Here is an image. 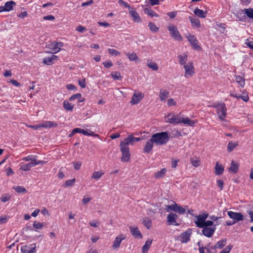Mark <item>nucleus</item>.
<instances>
[{"instance_id": "obj_50", "label": "nucleus", "mask_w": 253, "mask_h": 253, "mask_svg": "<svg viewBox=\"0 0 253 253\" xmlns=\"http://www.w3.org/2000/svg\"><path fill=\"white\" fill-rule=\"evenodd\" d=\"M108 51L109 53L112 55L118 56L120 55V53L115 49L109 48Z\"/></svg>"}, {"instance_id": "obj_42", "label": "nucleus", "mask_w": 253, "mask_h": 253, "mask_svg": "<svg viewBox=\"0 0 253 253\" xmlns=\"http://www.w3.org/2000/svg\"><path fill=\"white\" fill-rule=\"evenodd\" d=\"M235 80L237 83H238L242 87H244L245 85V80L244 79L240 76H236Z\"/></svg>"}, {"instance_id": "obj_1", "label": "nucleus", "mask_w": 253, "mask_h": 253, "mask_svg": "<svg viewBox=\"0 0 253 253\" xmlns=\"http://www.w3.org/2000/svg\"><path fill=\"white\" fill-rule=\"evenodd\" d=\"M151 139L156 145H163L166 144L169 141V133L167 131H165L153 134Z\"/></svg>"}, {"instance_id": "obj_54", "label": "nucleus", "mask_w": 253, "mask_h": 253, "mask_svg": "<svg viewBox=\"0 0 253 253\" xmlns=\"http://www.w3.org/2000/svg\"><path fill=\"white\" fill-rule=\"evenodd\" d=\"M79 84L82 88L85 87V79L84 78L78 80Z\"/></svg>"}, {"instance_id": "obj_17", "label": "nucleus", "mask_w": 253, "mask_h": 253, "mask_svg": "<svg viewBox=\"0 0 253 253\" xmlns=\"http://www.w3.org/2000/svg\"><path fill=\"white\" fill-rule=\"evenodd\" d=\"M187 38L191 45L194 49H198L200 48V46L198 44V41L194 36L189 35L187 37Z\"/></svg>"}, {"instance_id": "obj_14", "label": "nucleus", "mask_w": 253, "mask_h": 253, "mask_svg": "<svg viewBox=\"0 0 253 253\" xmlns=\"http://www.w3.org/2000/svg\"><path fill=\"white\" fill-rule=\"evenodd\" d=\"M15 5V3L12 0L5 2L3 6L0 7V12L9 11L12 9L13 6Z\"/></svg>"}, {"instance_id": "obj_44", "label": "nucleus", "mask_w": 253, "mask_h": 253, "mask_svg": "<svg viewBox=\"0 0 253 253\" xmlns=\"http://www.w3.org/2000/svg\"><path fill=\"white\" fill-rule=\"evenodd\" d=\"M244 11L248 17L253 19V9L245 8Z\"/></svg>"}, {"instance_id": "obj_20", "label": "nucleus", "mask_w": 253, "mask_h": 253, "mask_svg": "<svg viewBox=\"0 0 253 253\" xmlns=\"http://www.w3.org/2000/svg\"><path fill=\"white\" fill-rule=\"evenodd\" d=\"M134 137L132 135L130 134L125 139L124 141L121 142V144H124L125 146H128V145H133L135 142L134 139H133Z\"/></svg>"}, {"instance_id": "obj_16", "label": "nucleus", "mask_w": 253, "mask_h": 253, "mask_svg": "<svg viewBox=\"0 0 253 253\" xmlns=\"http://www.w3.org/2000/svg\"><path fill=\"white\" fill-rule=\"evenodd\" d=\"M129 13L133 18V20L137 23L140 22L141 20L138 13L133 8L129 9Z\"/></svg>"}, {"instance_id": "obj_8", "label": "nucleus", "mask_w": 253, "mask_h": 253, "mask_svg": "<svg viewBox=\"0 0 253 253\" xmlns=\"http://www.w3.org/2000/svg\"><path fill=\"white\" fill-rule=\"evenodd\" d=\"M192 232L191 230L189 229L186 231L181 233L178 237L179 241L182 243H187L190 239Z\"/></svg>"}, {"instance_id": "obj_40", "label": "nucleus", "mask_w": 253, "mask_h": 253, "mask_svg": "<svg viewBox=\"0 0 253 253\" xmlns=\"http://www.w3.org/2000/svg\"><path fill=\"white\" fill-rule=\"evenodd\" d=\"M103 174L104 172L102 171H94L92 175L91 178L96 180H98Z\"/></svg>"}, {"instance_id": "obj_26", "label": "nucleus", "mask_w": 253, "mask_h": 253, "mask_svg": "<svg viewBox=\"0 0 253 253\" xmlns=\"http://www.w3.org/2000/svg\"><path fill=\"white\" fill-rule=\"evenodd\" d=\"M194 13L195 15L200 18H204L207 16V12L204 11L203 10H201L198 8H196L194 10Z\"/></svg>"}, {"instance_id": "obj_43", "label": "nucleus", "mask_w": 253, "mask_h": 253, "mask_svg": "<svg viewBox=\"0 0 253 253\" xmlns=\"http://www.w3.org/2000/svg\"><path fill=\"white\" fill-rule=\"evenodd\" d=\"M73 106V105H71V103H69L67 101H65L63 102L64 108L67 111H72Z\"/></svg>"}, {"instance_id": "obj_60", "label": "nucleus", "mask_w": 253, "mask_h": 253, "mask_svg": "<svg viewBox=\"0 0 253 253\" xmlns=\"http://www.w3.org/2000/svg\"><path fill=\"white\" fill-rule=\"evenodd\" d=\"M10 199V197L8 195H3L0 198V200L2 202H6L8 201Z\"/></svg>"}, {"instance_id": "obj_51", "label": "nucleus", "mask_w": 253, "mask_h": 253, "mask_svg": "<svg viewBox=\"0 0 253 253\" xmlns=\"http://www.w3.org/2000/svg\"><path fill=\"white\" fill-rule=\"evenodd\" d=\"M75 181H76L75 178H73V179H70V180H68L65 182V185L66 186H72L74 184Z\"/></svg>"}, {"instance_id": "obj_38", "label": "nucleus", "mask_w": 253, "mask_h": 253, "mask_svg": "<svg viewBox=\"0 0 253 253\" xmlns=\"http://www.w3.org/2000/svg\"><path fill=\"white\" fill-rule=\"evenodd\" d=\"M111 76L114 80H121L122 79L121 73L117 71L112 72L111 74Z\"/></svg>"}, {"instance_id": "obj_30", "label": "nucleus", "mask_w": 253, "mask_h": 253, "mask_svg": "<svg viewBox=\"0 0 253 253\" xmlns=\"http://www.w3.org/2000/svg\"><path fill=\"white\" fill-rule=\"evenodd\" d=\"M167 172V169L165 168L161 169L155 173L154 177L156 178H160L164 176Z\"/></svg>"}, {"instance_id": "obj_59", "label": "nucleus", "mask_w": 253, "mask_h": 253, "mask_svg": "<svg viewBox=\"0 0 253 253\" xmlns=\"http://www.w3.org/2000/svg\"><path fill=\"white\" fill-rule=\"evenodd\" d=\"M103 64L107 68H109L113 66V64L111 61L104 62Z\"/></svg>"}, {"instance_id": "obj_61", "label": "nucleus", "mask_w": 253, "mask_h": 253, "mask_svg": "<svg viewBox=\"0 0 253 253\" xmlns=\"http://www.w3.org/2000/svg\"><path fill=\"white\" fill-rule=\"evenodd\" d=\"M41 126V124H39L37 125H33V126L29 125L28 126L29 127L33 128V129L38 130V129L42 128V126Z\"/></svg>"}, {"instance_id": "obj_37", "label": "nucleus", "mask_w": 253, "mask_h": 253, "mask_svg": "<svg viewBox=\"0 0 253 253\" xmlns=\"http://www.w3.org/2000/svg\"><path fill=\"white\" fill-rule=\"evenodd\" d=\"M35 166L34 162H31L29 164L21 166L20 169L24 171H28L32 167Z\"/></svg>"}, {"instance_id": "obj_49", "label": "nucleus", "mask_w": 253, "mask_h": 253, "mask_svg": "<svg viewBox=\"0 0 253 253\" xmlns=\"http://www.w3.org/2000/svg\"><path fill=\"white\" fill-rule=\"evenodd\" d=\"M13 189L18 193H25L26 192V189L20 186L14 187Z\"/></svg>"}, {"instance_id": "obj_63", "label": "nucleus", "mask_w": 253, "mask_h": 253, "mask_svg": "<svg viewBox=\"0 0 253 253\" xmlns=\"http://www.w3.org/2000/svg\"><path fill=\"white\" fill-rule=\"evenodd\" d=\"M43 19L45 20H53L55 19V17L53 15H49L44 16Z\"/></svg>"}, {"instance_id": "obj_57", "label": "nucleus", "mask_w": 253, "mask_h": 253, "mask_svg": "<svg viewBox=\"0 0 253 253\" xmlns=\"http://www.w3.org/2000/svg\"><path fill=\"white\" fill-rule=\"evenodd\" d=\"M191 163L192 165L195 167H197L200 165V161L197 159H191Z\"/></svg>"}, {"instance_id": "obj_15", "label": "nucleus", "mask_w": 253, "mask_h": 253, "mask_svg": "<svg viewBox=\"0 0 253 253\" xmlns=\"http://www.w3.org/2000/svg\"><path fill=\"white\" fill-rule=\"evenodd\" d=\"M184 68L185 70V77L188 78L189 76H191L194 73L193 63L190 62L186 65H185Z\"/></svg>"}, {"instance_id": "obj_48", "label": "nucleus", "mask_w": 253, "mask_h": 253, "mask_svg": "<svg viewBox=\"0 0 253 253\" xmlns=\"http://www.w3.org/2000/svg\"><path fill=\"white\" fill-rule=\"evenodd\" d=\"M148 26L151 31L153 32H157L158 31V28L156 26L154 23L150 22L148 24Z\"/></svg>"}, {"instance_id": "obj_18", "label": "nucleus", "mask_w": 253, "mask_h": 253, "mask_svg": "<svg viewBox=\"0 0 253 253\" xmlns=\"http://www.w3.org/2000/svg\"><path fill=\"white\" fill-rule=\"evenodd\" d=\"M125 239V237L123 236V235H121L119 236H117L116 237L113 245L112 248L114 249H117L119 248L120 244L122 241Z\"/></svg>"}, {"instance_id": "obj_22", "label": "nucleus", "mask_w": 253, "mask_h": 253, "mask_svg": "<svg viewBox=\"0 0 253 253\" xmlns=\"http://www.w3.org/2000/svg\"><path fill=\"white\" fill-rule=\"evenodd\" d=\"M143 97V94L142 93H134L131 100V103L132 104H137L141 100Z\"/></svg>"}, {"instance_id": "obj_27", "label": "nucleus", "mask_w": 253, "mask_h": 253, "mask_svg": "<svg viewBox=\"0 0 253 253\" xmlns=\"http://www.w3.org/2000/svg\"><path fill=\"white\" fill-rule=\"evenodd\" d=\"M239 169V165L237 163H235L233 161L231 163V166L228 169L229 171L236 173L237 172Z\"/></svg>"}, {"instance_id": "obj_9", "label": "nucleus", "mask_w": 253, "mask_h": 253, "mask_svg": "<svg viewBox=\"0 0 253 253\" xmlns=\"http://www.w3.org/2000/svg\"><path fill=\"white\" fill-rule=\"evenodd\" d=\"M208 213H203L199 214L196 216L197 220L195 221L196 226L199 228H202L204 227L203 223L206 221V219L208 217Z\"/></svg>"}, {"instance_id": "obj_55", "label": "nucleus", "mask_w": 253, "mask_h": 253, "mask_svg": "<svg viewBox=\"0 0 253 253\" xmlns=\"http://www.w3.org/2000/svg\"><path fill=\"white\" fill-rule=\"evenodd\" d=\"M232 247L233 246L232 245H228L221 252H222V253H229L232 249Z\"/></svg>"}, {"instance_id": "obj_35", "label": "nucleus", "mask_w": 253, "mask_h": 253, "mask_svg": "<svg viewBox=\"0 0 253 253\" xmlns=\"http://www.w3.org/2000/svg\"><path fill=\"white\" fill-rule=\"evenodd\" d=\"M181 123H183L185 124H187L190 126H193L195 123V122L193 120H191L188 117L185 118H181Z\"/></svg>"}, {"instance_id": "obj_52", "label": "nucleus", "mask_w": 253, "mask_h": 253, "mask_svg": "<svg viewBox=\"0 0 253 253\" xmlns=\"http://www.w3.org/2000/svg\"><path fill=\"white\" fill-rule=\"evenodd\" d=\"M23 160H24L25 161H31V162H34V161H35V156H33L32 155H29L26 157L23 158Z\"/></svg>"}, {"instance_id": "obj_32", "label": "nucleus", "mask_w": 253, "mask_h": 253, "mask_svg": "<svg viewBox=\"0 0 253 253\" xmlns=\"http://www.w3.org/2000/svg\"><path fill=\"white\" fill-rule=\"evenodd\" d=\"M152 241L151 240H147L145 244L142 247V251L143 253H146L148 252L150 247L152 244Z\"/></svg>"}, {"instance_id": "obj_33", "label": "nucleus", "mask_w": 253, "mask_h": 253, "mask_svg": "<svg viewBox=\"0 0 253 253\" xmlns=\"http://www.w3.org/2000/svg\"><path fill=\"white\" fill-rule=\"evenodd\" d=\"M177 58L179 59V64L181 65H184L187 61V55L186 54L179 55L178 56Z\"/></svg>"}, {"instance_id": "obj_13", "label": "nucleus", "mask_w": 253, "mask_h": 253, "mask_svg": "<svg viewBox=\"0 0 253 253\" xmlns=\"http://www.w3.org/2000/svg\"><path fill=\"white\" fill-rule=\"evenodd\" d=\"M89 132H89L87 130H84L80 128H76L72 130L70 136L74 135L75 133H81L86 136H93L94 135V133L93 131L89 130Z\"/></svg>"}, {"instance_id": "obj_12", "label": "nucleus", "mask_w": 253, "mask_h": 253, "mask_svg": "<svg viewBox=\"0 0 253 253\" xmlns=\"http://www.w3.org/2000/svg\"><path fill=\"white\" fill-rule=\"evenodd\" d=\"M227 214L230 218L236 221H241L244 219V215L240 212H235L232 211H228L227 212Z\"/></svg>"}, {"instance_id": "obj_24", "label": "nucleus", "mask_w": 253, "mask_h": 253, "mask_svg": "<svg viewBox=\"0 0 253 253\" xmlns=\"http://www.w3.org/2000/svg\"><path fill=\"white\" fill-rule=\"evenodd\" d=\"M177 218V215L175 213H170L168 215L167 219L168 221L170 224H174L177 225L178 224H175L176 219Z\"/></svg>"}, {"instance_id": "obj_41", "label": "nucleus", "mask_w": 253, "mask_h": 253, "mask_svg": "<svg viewBox=\"0 0 253 253\" xmlns=\"http://www.w3.org/2000/svg\"><path fill=\"white\" fill-rule=\"evenodd\" d=\"M238 145L237 142H233L232 141H230L227 146V150L229 152H231L233 150L234 148H235Z\"/></svg>"}, {"instance_id": "obj_47", "label": "nucleus", "mask_w": 253, "mask_h": 253, "mask_svg": "<svg viewBox=\"0 0 253 253\" xmlns=\"http://www.w3.org/2000/svg\"><path fill=\"white\" fill-rule=\"evenodd\" d=\"M147 66L148 67L153 71H157L158 69V66L157 64L153 62H148L147 63Z\"/></svg>"}, {"instance_id": "obj_3", "label": "nucleus", "mask_w": 253, "mask_h": 253, "mask_svg": "<svg viewBox=\"0 0 253 253\" xmlns=\"http://www.w3.org/2000/svg\"><path fill=\"white\" fill-rule=\"evenodd\" d=\"M218 118L221 121H224L226 116V108L224 103H219L215 106Z\"/></svg>"}, {"instance_id": "obj_29", "label": "nucleus", "mask_w": 253, "mask_h": 253, "mask_svg": "<svg viewBox=\"0 0 253 253\" xmlns=\"http://www.w3.org/2000/svg\"><path fill=\"white\" fill-rule=\"evenodd\" d=\"M226 243V239H222L218 241L215 246L212 248V250H215V249H222L225 245Z\"/></svg>"}, {"instance_id": "obj_53", "label": "nucleus", "mask_w": 253, "mask_h": 253, "mask_svg": "<svg viewBox=\"0 0 253 253\" xmlns=\"http://www.w3.org/2000/svg\"><path fill=\"white\" fill-rule=\"evenodd\" d=\"M213 222L211 220H206L203 223L204 227H212Z\"/></svg>"}, {"instance_id": "obj_62", "label": "nucleus", "mask_w": 253, "mask_h": 253, "mask_svg": "<svg viewBox=\"0 0 253 253\" xmlns=\"http://www.w3.org/2000/svg\"><path fill=\"white\" fill-rule=\"evenodd\" d=\"M119 3L120 4H123L126 7V8H128L129 9L130 8H131L130 7V5L126 2L124 1V0H119V1H118Z\"/></svg>"}, {"instance_id": "obj_19", "label": "nucleus", "mask_w": 253, "mask_h": 253, "mask_svg": "<svg viewBox=\"0 0 253 253\" xmlns=\"http://www.w3.org/2000/svg\"><path fill=\"white\" fill-rule=\"evenodd\" d=\"M154 143L151 138L147 141L143 148V152L145 153H149L153 149Z\"/></svg>"}, {"instance_id": "obj_45", "label": "nucleus", "mask_w": 253, "mask_h": 253, "mask_svg": "<svg viewBox=\"0 0 253 253\" xmlns=\"http://www.w3.org/2000/svg\"><path fill=\"white\" fill-rule=\"evenodd\" d=\"M151 220L148 217H145L143 220V223L144 226L149 229L151 226Z\"/></svg>"}, {"instance_id": "obj_2", "label": "nucleus", "mask_w": 253, "mask_h": 253, "mask_svg": "<svg viewBox=\"0 0 253 253\" xmlns=\"http://www.w3.org/2000/svg\"><path fill=\"white\" fill-rule=\"evenodd\" d=\"M63 45L62 42H56L53 41L46 44V47L49 48L51 50L46 51L48 53L54 54L58 52L61 50V47Z\"/></svg>"}, {"instance_id": "obj_11", "label": "nucleus", "mask_w": 253, "mask_h": 253, "mask_svg": "<svg viewBox=\"0 0 253 253\" xmlns=\"http://www.w3.org/2000/svg\"><path fill=\"white\" fill-rule=\"evenodd\" d=\"M216 224H215L212 227H202V233L206 237L208 238L211 237L213 234L215 229Z\"/></svg>"}, {"instance_id": "obj_23", "label": "nucleus", "mask_w": 253, "mask_h": 253, "mask_svg": "<svg viewBox=\"0 0 253 253\" xmlns=\"http://www.w3.org/2000/svg\"><path fill=\"white\" fill-rule=\"evenodd\" d=\"M57 58V56L52 55L50 57H45L43 58V62L45 65H50L53 64V61L56 60Z\"/></svg>"}, {"instance_id": "obj_7", "label": "nucleus", "mask_w": 253, "mask_h": 253, "mask_svg": "<svg viewBox=\"0 0 253 253\" xmlns=\"http://www.w3.org/2000/svg\"><path fill=\"white\" fill-rule=\"evenodd\" d=\"M165 121L170 124H179L181 123V118L172 114H169L165 117Z\"/></svg>"}, {"instance_id": "obj_31", "label": "nucleus", "mask_w": 253, "mask_h": 253, "mask_svg": "<svg viewBox=\"0 0 253 253\" xmlns=\"http://www.w3.org/2000/svg\"><path fill=\"white\" fill-rule=\"evenodd\" d=\"M75 99H78L79 102H82L84 100V98H82V94L80 93H77V94H74L72 96H71L70 97V98H69V100L70 101H72V100H74Z\"/></svg>"}, {"instance_id": "obj_25", "label": "nucleus", "mask_w": 253, "mask_h": 253, "mask_svg": "<svg viewBox=\"0 0 253 253\" xmlns=\"http://www.w3.org/2000/svg\"><path fill=\"white\" fill-rule=\"evenodd\" d=\"M41 124L42 127L44 128H50V127H55L58 126V124L54 122L53 121H46Z\"/></svg>"}, {"instance_id": "obj_39", "label": "nucleus", "mask_w": 253, "mask_h": 253, "mask_svg": "<svg viewBox=\"0 0 253 253\" xmlns=\"http://www.w3.org/2000/svg\"><path fill=\"white\" fill-rule=\"evenodd\" d=\"M190 20L192 23V26H195L196 27H200V22L198 19L192 18V17H189Z\"/></svg>"}, {"instance_id": "obj_58", "label": "nucleus", "mask_w": 253, "mask_h": 253, "mask_svg": "<svg viewBox=\"0 0 253 253\" xmlns=\"http://www.w3.org/2000/svg\"><path fill=\"white\" fill-rule=\"evenodd\" d=\"M217 186L220 188V190L223 189L224 182L223 180L219 179L217 181Z\"/></svg>"}, {"instance_id": "obj_6", "label": "nucleus", "mask_w": 253, "mask_h": 253, "mask_svg": "<svg viewBox=\"0 0 253 253\" xmlns=\"http://www.w3.org/2000/svg\"><path fill=\"white\" fill-rule=\"evenodd\" d=\"M169 210L173 211L179 214H184L185 212V210L181 206L177 204H174L167 206V211Z\"/></svg>"}, {"instance_id": "obj_28", "label": "nucleus", "mask_w": 253, "mask_h": 253, "mask_svg": "<svg viewBox=\"0 0 253 253\" xmlns=\"http://www.w3.org/2000/svg\"><path fill=\"white\" fill-rule=\"evenodd\" d=\"M215 169V174L217 175H219L222 174L224 171V168L221 165H219L218 162L216 163Z\"/></svg>"}, {"instance_id": "obj_4", "label": "nucleus", "mask_w": 253, "mask_h": 253, "mask_svg": "<svg viewBox=\"0 0 253 253\" xmlns=\"http://www.w3.org/2000/svg\"><path fill=\"white\" fill-rule=\"evenodd\" d=\"M121 151L122 153L121 161L123 162H128L130 160V154L128 146L120 143Z\"/></svg>"}, {"instance_id": "obj_5", "label": "nucleus", "mask_w": 253, "mask_h": 253, "mask_svg": "<svg viewBox=\"0 0 253 253\" xmlns=\"http://www.w3.org/2000/svg\"><path fill=\"white\" fill-rule=\"evenodd\" d=\"M171 37L175 40L182 41V38L179 34L177 28L173 25H169L168 28Z\"/></svg>"}, {"instance_id": "obj_46", "label": "nucleus", "mask_w": 253, "mask_h": 253, "mask_svg": "<svg viewBox=\"0 0 253 253\" xmlns=\"http://www.w3.org/2000/svg\"><path fill=\"white\" fill-rule=\"evenodd\" d=\"M145 12L151 17H158V14L151 9L146 8Z\"/></svg>"}, {"instance_id": "obj_64", "label": "nucleus", "mask_w": 253, "mask_h": 253, "mask_svg": "<svg viewBox=\"0 0 253 253\" xmlns=\"http://www.w3.org/2000/svg\"><path fill=\"white\" fill-rule=\"evenodd\" d=\"M74 169L76 170H79L81 167V163L80 162L74 163Z\"/></svg>"}, {"instance_id": "obj_21", "label": "nucleus", "mask_w": 253, "mask_h": 253, "mask_svg": "<svg viewBox=\"0 0 253 253\" xmlns=\"http://www.w3.org/2000/svg\"><path fill=\"white\" fill-rule=\"evenodd\" d=\"M131 234L135 237L138 238H141L142 236L137 227L130 226Z\"/></svg>"}, {"instance_id": "obj_34", "label": "nucleus", "mask_w": 253, "mask_h": 253, "mask_svg": "<svg viewBox=\"0 0 253 253\" xmlns=\"http://www.w3.org/2000/svg\"><path fill=\"white\" fill-rule=\"evenodd\" d=\"M169 94V93L168 91L165 90H161L159 95L161 100L163 101L167 98L168 97Z\"/></svg>"}, {"instance_id": "obj_36", "label": "nucleus", "mask_w": 253, "mask_h": 253, "mask_svg": "<svg viewBox=\"0 0 253 253\" xmlns=\"http://www.w3.org/2000/svg\"><path fill=\"white\" fill-rule=\"evenodd\" d=\"M126 54L130 61H136L137 60H139L136 54L134 52H127L126 53Z\"/></svg>"}, {"instance_id": "obj_10", "label": "nucleus", "mask_w": 253, "mask_h": 253, "mask_svg": "<svg viewBox=\"0 0 253 253\" xmlns=\"http://www.w3.org/2000/svg\"><path fill=\"white\" fill-rule=\"evenodd\" d=\"M35 244L24 245L21 247L22 253H35L36 252Z\"/></svg>"}, {"instance_id": "obj_56", "label": "nucleus", "mask_w": 253, "mask_h": 253, "mask_svg": "<svg viewBox=\"0 0 253 253\" xmlns=\"http://www.w3.org/2000/svg\"><path fill=\"white\" fill-rule=\"evenodd\" d=\"M33 226L37 229H40L43 226V224L36 221L33 224Z\"/></svg>"}]
</instances>
